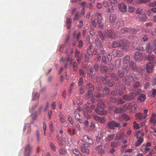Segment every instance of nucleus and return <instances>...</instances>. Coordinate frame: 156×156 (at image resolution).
<instances>
[{
    "label": "nucleus",
    "mask_w": 156,
    "mask_h": 156,
    "mask_svg": "<svg viewBox=\"0 0 156 156\" xmlns=\"http://www.w3.org/2000/svg\"><path fill=\"white\" fill-rule=\"evenodd\" d=\"M151 11L154 13H156V7L152 8Z\"/></svg>",
    "instance_id": "obj_64"
},
{
    "label": "nucleus",
    "mask_w": 156,
    "mask_h": 156,
    "mask_svg": "<svg viewBox=\"0 0 156 156\" xmlns=\"http://www.w3.org/2000/svg\"><path fill=\"white\" fill-rule=\"evenodd\" d=\"M86 87L89 91L93 90L94 89V86L91 84H88L87 85Z\"/></svg>",
    "instance_id": "obj_22"
},
{
    "label": "nucleus",
    "mask_w": 156,
    "mask_h": 156,
    "mask_svg": "<svg viewBox=\"0 0 156 156\" xmlns=\"http://www.w3.org/2000/svg\"><path fill=\"white\" fill-rule=\"evenodd\" d=\"M66 25L67 26L68 28V29L70 27V24L71 23V20L68 18H67L66 21Z\"/></svg>",
    "instance_id": "obj_26"
},
{
    "label": "nucleus",
    "mask_w": 156,
    "mask_h": 156,
    "mask_svg": "<svg viewBox=\"0 0 156 156\" xmlns=\"http://www.w3.org/2000/svg\"><path fill=\"white\" fill-rule=\"evenodd\" d=\"M124 24V22L122 20H120L116 23L117 26H122Z\"/></svg>",
    "instance_id": "obj_27"
},
{
    "label": "nucleus",
    "mask_w": 156,
    "mask_h": 156,
    "mask_svg": "<svg viewBox=\"0 0 156 156\" xmlns=\"http://www.w3.org/2000/svg\"><path fill=\"white\" fill-rule=\"evenodd\" d=\"M122 45L121 44H117L116 42H114L113 43L112 47L113 48H116V47H119L120 45Z\"/></svg>",
    "instance_id": "obj_35"
},
{
    "label": "nucleus",
    "mask_w": 156,
    "mask_h": 156,
    "mask_svg": "<svg viewBox=\"0 0 156 156\" xmlns=\"http://www.w3.org/2000/svg\"><path fill=\"white\" fill-rule=\"evenodd\" d=\"M97 149L98 150V152L99 153L102 154L105 153L104 150L102 149V146L99 145L97 147Z\"/></svg>",
    "instance_id": "obj_21"
},
{
    "label": "nucleus",
    "mask_w": 156,
    "mask_h": 156,
    "mask_svg": "<svg viewBox=\"0 0 156 156\" xmlns=\"http://www.w3.org/2000/svg\"><path fill=\"white\" fill-rule=\"evenodd\" d=\"M95 128V126L94 124L92 122L91 123L90 127L87 130H92L94 129Z\"/></svg>",
    "instance_id": "obj_41"
},
{
    "label": "nucleus",
    "mask_w": 156,
    "mask_h": 156,
    "mask_svg": "<svg viewBox=\"0 0 156 156\" xmlns=\"http://www.w3.org/2000/svg\"><path fill=\"white\" fill-rule=\"evenodd\" d=\"M107 8V9L108 12H113L114 9L112 6L111 7H110L109 6Z\"/></svg>",
    "instance_id": "obj_29"
},
{
    "label": "nucleus",
    "mask_w": 156,
    "mask_h": 156,
    "mask_svg": "<svg viewBox=\"0 0 156 156\" xmlns=\"http://www.w3.org/2000/svg\"><path fill=\"white\" fill-rule=\"evenodd\" d=\"M103 5L105 7H107L109 6V4L106 1H104L103 2Z\"/></svg>",
    "instance_id": "obj_42"
},
{
    "label": "nucleus",
    "mask_w": 156,
    "mask_h": 156,
    "mask_svg": "<svg viewBox=\"0 0 156 156\" xmlns=\"http://www.w3.org/2000/svg\"><path fill=\"white\" fill-rule=\"evenodd\" d=\"M137 107V106L136 104H130V109L134 111L136 110Z\"/></svg>",
    "instance_id": "obj_24"
},
{
    "label": "nucleus",
    "mask_w": 156,
    "mask_h": 156,
    "mask_svg": "<svg viewBox=\"0 0 156 156\" xmlns=\"http://www.w3.org/2000/svg\"><path fill=\"white\" fill-rule=\"evenodd\" d=\"M26 130L28 131V132H30V128L28 126H26L24 128L23 130L26 131Z\"/></svg>",
    "instance_id": "obj_45"
},
{
    "label": "nucleus",
    "mask_w": 156,
    "mask_h": 156,
    "mask_svg": "<svg viewBox=\"0 0 156 156\" xmlns=\"http://www.w3.org/2000/svg\"><path fill=\"white\" fill-rule=\"evenodd\" d=\"M143 141L144 138L142 137H138L135 144L136 146V147L139 146L142 143Z\"/></svg>",
    "instance_id": "obj_11"
},
{
    "label": "nucleus",
    "mask_w": 156,
    "mask_h": 156,
    "mask_svg": "<svg viewBox=\"0 0 156 156\" xmlns=\"http://www.w3.org/2000/svg\"><path fill=\"white\" fill-rule=\"evenodd\" d=\"M116 119L120 121H123V117H122V115H121L118 116L117 117Z\"/></svg>",
    "instance_id": "obj_48"
},
{
    "label": "nucleus",
    "mask_w": 156,
    "mask_h": 156,
    "mask_svg": "<svg viewBox=\"0 0 156 156\" xmlns=\"http://www.w3.org/2000/svg\"><path fill=\"white\" fill-rule=\"evenodd\" d=\"M58 152L60 154L62 155H65L67 153V151L64 148H61L58 150Z\"/></svg>",
    "instance_id": "obj_17"
},
{
    "label": "nucleus",
    "mask_w": 156,
    "mask_h": 156,
    "mask_svg": "<svg viewBox=\"0 0 156 156\" xmlns=\"http://www.w3.org/2000/svg\"><path fill=\"white\" fill-rule=\"evenodd\" d=\"M116 18V16L115 14H111L109 18L110 22L112 23H114L115 20Z\"/></svg>",
    "instance_id": "obj_15"
},
{
    "label": "nucleus",
    "mask_w": 156,
    "mask_h": 156,
    "mask_svg": "<svg viewBox=\"0 0 156 156\" xmlns=\"http://www.w3.org/2000/svg\"><path fill=\"white\" fill-rule=\"evenodd\" d=\"M73 154L76 156H81V154L80 153L78 150L77 149H72L71 150Z\"/></svg>",
    "instance_id": "obj_18"
},
{
    "label": "nucleus",
    "mask_w": 156,
    "mask_h": 156,
    "mask_svg": "<svg viewBox=\"0 0 156 156\" xmlns=\"http://www.w3.org/2000/svg\"><path fill=\"white\" fill-rule=\"evenodd\" d=\"M132 133V130L131 129H129L126 133V134L128 136L130 135Z\"/></svg>",
    "instance_id": "obj_56"
},
{
    "label": "nucleus",
    "mask_w": 156,
    "mask_h": 156,
    "mask_svg": "<svg viewBox=\"0 0 156 156\" xmlns=\"http://www.w3.org/2000/svg\"><path fill=\"white\" fill-rule=\"evenodd\" d=\"M123 110L119 107L115 108L114 110V112L115 113H120L123 112Z\"/></svg>",
    "instance_id": "obj_20"
},
{
    "label": "nucleus",
    "mask_w": 156,
    "mask_h": 156,
    "mask_svg": "<svg viewBox=\"0 0 156 156\" xmlns=\"http://www.w3.org/2000/svg\"><path fill=\"white\" fill-rule=\"evenodd\" d=\"M133 128L135 129H138L139 128V126L136 122H135L133 123Z\"/></svg>",
    "instance_id": "obj_37"
},
{
    "label": "nucleus",
    "mask_w": 156,
    "mask_h": 156,
    "mask_svg": "<svg viewBox=\"0 0 156 156\" xmlns=\"http://www.w3.org/2000/svg\"><path fill=\"white\" fill-rule=\"evenodd\" d=\"M150 122L154 124L156 123V114L154 113H153L150 119Z\"/></svg>",
    "instance_id": "obj_10"
},
{
    "label": "nucleus",
    "mask_w": 156,
    "mask_h": 156,
    "mask_svg": "<svg viewBox=\"0 0 156 156\" xmlns=\"http://www.w3.org/2000/svg\"><path fill=\"white\" fill-rule=\"evenodd\" d=\"M130 67L133 69H135L136 68V66L134 63L131 62L129 63Z\"/></svg>",
    "instance_id": "obj_31"
},
{
    "label": "nucleus",
    "mask_w": 156,
    "mask_h": 156,
    "mask_svg": "<svg viewBox=\"0 0 156 156\" xmlns=\"http://www.w3.org/2000/svg\"><path fill=\"white\" fill-rule=\"evenodd\" d=\"M130 104H127L124 106V108L126 109H130Z\"/></svg>",
    "instance_id": "obj_49"
},
{
    "label": "nucleus",
    "mask_w": 156,
    "mask_h": 156,
    "mask_svg": "<svg viewBox=\"0 0 156 156\" xmlns=\"http://www.w3.org/2000/svg\"><path fill=\"white\" fill-rule=\"evenodd\" d=\"M135 59L138 62H139L142 59V56L141 53L139 51L135 52L134 55Z\"/></svg>",
    "instance_id": "obj_8"
},
{
    "label": "nucleus",
    "mask_w": 156,
    "mask_h": 156,
    "mask_svg": "<svg viewBox=\"0 0 156 156\" xmlns=\"http://www.w3.org/2000/svg\"><path fill=\"white\" fill-rule=\"evenodd\" d=\"M56 104L55 102H53L51 104V106L52 108L55 109V108Z\"/></svg>",
    "instance_id": "obj_57"
},
{
    "label": "nucleus",
    "mask_w": 156,
    "mask_h": 156,
    "mask_svg": "<svg viewBox=\"0 0 156 156\" xmlns=\"http://www.w3.org/2000/svg\"><path fill=\"white\" fill-rule=\"evenodd\" d=\"M156 95V89H154L152 90V96L154 97Z\"/></svg>",
    "instance_id": "obj_44"
},
{
    "label": "nucleus",
    "mask_w": 156,
    "mask_h": 156,
    "mask_svg": "<svg viewBox=\"0 0 156 156\" xmlns=\"http://www.w3.org/2000/svg\"><path fill=\"white\" fill-rule=\"evenodd\" d=\"M129 82H132L133 79L132 77H129L127 79H126Z\"/></svg>",
    "instance_id": "obj_53"
},
{
    "label": "nucleus",
    "mask_w": 156,
    "mask_h": 156,
    "mask_svg": "<svg viewBox=\"0 0 156 156\" xmlns=\"http://www.w3.org/2000/svg\"><path fill=\"white\" fill-rule=\"evenodd\" d=\"M106 37L108 36L111 38H114L115 36V33L112 30H109L108 32V35H106Z\"/></svg>",
    "instance_id": "obj_13"
},
{
    "label": "nucleus",
    "mask_w": 156,
    "mask_h": 156,
    "mask_svg": "<svg viewBox=\"0 0 156 156\" xmlns=\"http://www.w3.org/2000/svg\"><path fill=\"white\" fill-rule=\"evenodd\" d=\"M98 106L100 107L101 109H103L105 108L104 105L101 103L98 104Z\"/></svg>",
    "instance_id": "obj_50"
},
{
    "label": "nucleus",
    "mask_w": 156,
    "mask_h": 156,
    "mask_svg": "<svg viewBox=\"0 0 156 156\" xmlns=\"http://www.w3.org/2000/svg\"><path fill=\"white\" fill-rule=\"evenodd\" d=\"M123 117V120L127 121L129 119V118L128 115L126 114L122 115Z\"/></svg>",
    "instance_id": "obj_30"
},
{
    "label": "nucleus",
    "mask_w": 156,
    "mask_h": 156,
    "mask_svg": "<svg viewBox=\"0 0 156 156\" xmlns=\"http://www.w3.org/2000/svg\"><path fill=\"white\" fill-rule=\"evenodd\" d=\"M151 0H138V3L140 4H143L148 2Z\"/></svg>",
    "instance_id": "obj_33"
},
{
    "label": "nucleus",
    "mask_w": 156,
    "mask_h": 156,
    "mask_svg": "<svg viewBox=\"0 0 156 156\" xmlns=\"http://www.w3.org/2000/svg\"><path fill=\"white\" fill-rule=\"evenodd\" d=\"M117 3V1L116 0H111L110 1L109 3L112 5V4H116Z\"/></svg>",
    "instance_id": "obj_46"
},
{
    "label": "nucleus",
    "mask_w": 156,
    "mask_h": 156,
    "mask_svg": "<svg viewBox=\"0 0 156 156\" xmlns=\"http://www.w3.org/2000/svg\"><path fill=\"white\" fill-rule=\"evenodd\" d=\"M128 10L129 12H133L134 11L135 8L132 6H129L128 8Z\"/></svg>",
    "instance_id": "obj_43"
},
{
    "label": "nucleus",
    "mask_w": 156,
    "mask_h": 156,
    "mask_svg": "<svg viewBox=\"0 0 156 156\" xmlns=\"http://www.w3.org/2000/svg\"><path fill=\"white\" fill-rule=\"evenodd\" d=\"M84 141L86 145L88 144H91L93 143V140L90 137H86V138Z\"/></svg>",
    "instance_id": "obj_12"
},
{
    "label": "nucleus",
    "mask_w": 156,
    "mask_h": 156,
    "mask_svg": "<svg viewBox=\"0 0 156 156\" xmlns=\"http://www.w3.org/2000/svg\"><path fill=\"white\" fill-rule=\"evenodd\" d=\"M84 111H86L87 112H91V110L88 106H85L83 108Z\"/></svg>",
    "instance_id": "obj_28"
},
{
    "label": "nucleus",
    "mask_w": 156,
    "mask_h": 156,
    "mask_svg": "<svg viewBox=\"0 0 156 156\" xmlns=\"http://www.w3.org/2000/svg\"><path fill=\"white\" fill-rule=\"evenodd\" d=\"M148 112V110L147 109H145L144 110V114H145V115H144V117H143L144 119H146L147 117V113Z\"/></svg>",
    "instance_id": "obj_32"
},
{
    "label": "nucleus",
    "mask_w": 156,
    "mask_h": 156,
    "mask_svg": "<svg viewBox=\"0 0 156 156\" xmlns=\"http://www.w3.org/2000/svg\"><path fill=\"white\" fill-rule=\"evenodd\" d=\"M83 57V54H81L80 55V57H77V61L78 62H80V59L82 58Z\"/></svg>",
    "instance_id": "obj_54"
},
{
    "label": "nucleus",
    "mask_w": 156,
    "mask_h": 156,
    "mask_svg": "<svg viewBox=\"0 0 156 156\" xmlns=\"http://www.w3.org/2000/svg\"><path fill=\"white\" fill-rule=\"evenodd\" d=\"M129 56H126L125 58H124L123 60V63H127L129 62Z\"/></svg>",
    "instance_id": "obj_34"
},
{
    "label": "nucleus",
    "mask_w": 156,
    "mask_h": 156,
    "mask_svg": "<svg viewBox=\"0 0 156 156\" xmlns=\"http://www.w3.org/2000/svg\"><path fill=\"white\" fill-rule=\"evenodd\" d=\"M80 18V16L77 13L76 14L74 18V20H78Z\"/></svg>",
    "instance_id": "obj_59"
},
{
    "label": "nucleus",
    "mask_w": 156,
    "mask_h": 156,
    "mask_svg": "<svg viewBox=\"0 0 156 156\" xmlns=\"http://www.w3.org/2000/svg\"><path fill=\"white\" fill-rule=\"evenodd\" d=\"M103 93L105 94H107L109 93V89L107 87L105 88L103 90Z\"/></svg>",
    "instance_id": "obj_40"
},
{
    "label": "nucleus",
    "mask_w": 156,
    "mask_h": 156,
    "mask_svg": "<svg viewBox=\"0 0 156 156\" xmlns=\"http://www.w3.org/2000/svg\"><path fill=\"white\" fill-rule=\"evenodd\" d=\"M107 126L109 128L114 129L115 128L119 127V124L114 121H111L108 123Z\"/></svg>",
    "instance_id": "obj_5"
},
{
    "label": "nucleus",
    "mask_w": 156,
    "mask_h": 156,
    "mask_svg": "<svg viewBox=\"0 0 156 156\" xmlns=\"http://www.w3.org/2000/svg\"><path fill=\"white\" fill-rule=\"evenodd\" d=\"M97 7L98 9H100L102 7V5L100 3H98L97 5Z\"/></svg>",
    "instance_id": "obj_60"
},
{
    "label": "nucleus",
    "mask_w": 156,
    "mask_h": 156,
    "mask_svg": "<svg viewBox=\"0 0 156 156\" xmlns=\"http://www.w3.org/2000/svg\"><path fill=\"white\" fill-rule=\"evenodd\" d=\"M100 117H100L98 116H95L94 117V118L96 121H98L99 122L100 120Z\"/></svg>",
    "instance_id": "obj_58"
},
{
    "label": "nucleus",
    "mask_w": 156,
    "mask_h": 156,
    "mask_svg": "<svg viewBox=\"0 0 156 156\" xmlns=\"http://www.w3.org/2000/svg\"><path fill=\"white\" fill-rule=\"evenodd\" d=\"M136 117L137 119L139 120H141L143 118V115L141 113H138L136 114Z\"/></svg>",
    "instance_id": "obj_23"
},
{
    "label": "nucleus",
    "mask_w": 156,
    "mask_h": 156,
    "mask_svg": "<svg viewBox=\"0 0 156 156\" xmlns=\"http://www.w3.org/2000/svg\"><path fill=\"white\" fill-rule=\"evenodd\" d=\"M96 18L97 20V22L94 20H92L91 22L92 24L93 27H95L96 25H97L98 27L101 29H102L103 28V25L102 24L101 20L102 17L101 14L98 13L96 15Z\"/></svg>",
    "instance_id": "obj_1"
},
{
    "label": "nucleus",
    "mask_w": 156,
    "mask_h": 156,
    "mask_svg": "<svg viewBox=\"0 0 156 156\" xmlns=\"http://www.w3.org/2000/svg\"><path fill=\"white\" fill-rule=\"evenodd\" d=\"M139 94L138 92L135 93H133L132 94H130L129 95H124L123 97V99L125 100H128L129 99H133L135 98V96Z\"/></svg>",
    "instance_id": "obj_4"
},
{
    "label": "nucleus",
    "mask_w": 156,
    "mask_h": 156,
    "mask_svg": "<svg viewBox=\"0 0 156 156\" xmlns=\"http://www.w3.org/2000/svg\"><path fill=\"white\" fill-rule=\"evenodd\" d=\"M88 124V122L87 121H86L84 123V124L85 125L84 129L85 130L87 131L88 129L87 125Z\"/></svg>",
    "instance_id": "obj_38"
},
{
    "label": "nucleus",
    "mask_w": 156,
    "mask_h": 156,
    "mask_svg": "<svg viewBox=\"0 0 156 156\" xmlns=\"http://www.w3.org/2000/svg\"><path fill=\"white\" fill-rule=\"evenodd\" d=\"M118 7L120 10L122 12H125L127 10V6L124 3L119 4Z\"/></svg>",
    "instance_id": "obj_7"
},
{
    "label": "nucleus",
    "mask_w": 156,
    "mask_h": 156,
    "mask_svg": "<svg viewBox=\"0 0 156 156\" xmlns=\"http://www.w3.org/2000/svg\"><path fill=\"white\" fill-rule=\"evenodd\" d=\"M145 26L146 27H149V26H151L152 25V23H151L149 22L148 23H147L145 24Z\"/></svg>",
    "instance_id": "obj_63"
},
{
    "label": "nucleus",
    "mask_w": 156,
    "mask_h": 156,
    "mask_svg": "<svg viewBox=\"0 0 156 156\" xmlns=\"http://www.w3.org/2000/svg\"><path fill=\"white\" fill-rule=\"evenodd\" d=\"M153 50V51L154 53H156V42H154V43L152 42L150 43L147 46V53L149 54H151L152 50Z\"/></svg>",
    "instance_id": "obj_3"
},
{
    "label": "nucleus",
    "mask_w": 156,
    "mask_h": 156,
    "mask_svg": "<svg viewBox=\"0 0 156 156\" xmlns=\"http://www.w3.org/2000/svg\"><path fill=\"white\" fill-rule=\"evenodd\" d=\"M100 119L99 120V122L101 123H104L105 121V119L104 117H100Z\"/></svg>",
    "instance_id": "obj_52"
},
{
    "label": "nucleus",
    "mask_w": 156,
    "mask_h": 156,
    "mask_svg": "<svg viewBox=\"0 0 156 156\" xmlns=\"http://www.w3.org/2000/svg\"><path fill=\"white\" fill-rule=\"evenodd\" d=\"M153 66L152 63L149 62L146 65V69L148 73H150L152 71Z\"/></svg>",
    "instance_id": "obj_9"
},
{
    "label": "nucleus",
    "mask_w": 156,
    "mask_h": 156,
    "mask_svg": "<svg viewBox=\"0 0 156 156\" xmlns=\"http://www.w3.org/2000/svg\"><path fill=\"white\" fill-rule=\"evenodd\" d=\"M83 44V42L81 41L80 40L79 41V47L80 48L81 47Z\"/></svg>",
    "instance_id": "obj_62"
},
{
    "label": "nucleus",
    "mask_w": 156,
    "mask_h": 156,
    "mask_svg": "<svg viewBox=\"0 0 156 156\" xmlns=\"http://www.w3.org/2000/svg\"><path fill=\"white\" fill-rule=\"evenodd\" d=\"M60 120L62 122H65V120L64 119V117L63 115H61L60 116Z\"/></svg>",
    "instance_id": "obj_51"
},
{
    "label": "nucleus",
    "mask_w": 156,
    "mask_h": 156,
    "mask_svg": "<svg viewBox=\"0 0 156 156\" xmlns=\"http://www.w3.org/2000/svg\"><path fill=\"white\" fill-rule=\"evenodd\" d=\"M68 120L71 124H72L73 123V120L70 116H68Z\"/></svg>",
    "instance_id": "obj_47"
},
{
    "label": "nucleus",
    "mask_w": 156,
    "mask_h": 156,
    "mask_svg": "<svg viewBox=\"0 0 156 156\" xmlns=\"http://www.w3.org/2000/svg\"><path fill=\"white\" fill-rule=\"evenodd\" d=\"M146 99V96L144 94L140 95L139 98H138V100L140 102L144 101Z\"/></svg>",
    "instance_id": "obj_16"
},
{
    "label": "nucleus",
    "mask_w": 156,
    "mask_h": 156,
    "mask_svg": "<svg viewBox=\"0 0 156 156\" xmlns=\"http://www.w3.org/2000/svg\"><path fill=\"white\" fill-rule=\"evenodd\" d=\"M119 143L118 142H112L111 144V146L114 147H117L118 146H119Z\"/></svg>",
    "instance_id": "obj_25"
},
{
    "label": "nucleus",
    "mask_w": 156,
    "mask_h": 156,
    "mask_svg": "<svg viewBox=\"0 0 156 156\" xmlns=\"http://www.w3.org/2000/svg\"><path fill=\"white\" fill-rule=\"evenodd\" d=\"M25 156H30V154L32 151V148L29 145L25 147Z\"/></svg>",
    "instance_id": "obj_6"
},
{
    "label": "nucleus",
    "mask_w": 156,
    "mask_h": 156,
    "mask_svg": "<svg viewBox=\"0 0 156 156\" xmlns=\"http://www.w3.org/2000/svg\"><path fill=\"white\" fill-rule=\"evenodd\" d=\"M154 58V56L152 54H150L148 55L147 59L149 60H152Z\"/></svg>",
    "instance_id": "obj_36"
},
{
    "label": "nucleus",
    "mask_w": 156,
    "mask_h": 156,
    "mask_svg": "<svg viewBox=\"0 0 156 156\" xmlns=\"http://www.w3.org/2000/svg\"><path fill=\"white\" fill-rule=\"evenodd\" d=\"M49 146L50 147L51 149L53 151L55 152L56 151L57 148L56 147L54 144L52 142L49 143Z\"/></svg>",
    "instance_id": "obj_19"
},
{
    "label": "nucleus",
    "mask_w": 156,
    "mask_h": 156,
    "mask_svg": "<svg viewBox=\"0 0 156 156\" xmlns=\"http://www.w3.org/2000/svg\"><path fill=\"white\" fill-rule=\"evenodd\" d=\"M139 17L140 20L142 21H145L147 19V17L145 14H140Z\"/></svg>",
    "instance_id": "obj_14"
},
{
    "label": "nucleus",
    "mask_w": 156,
    "mask_h": 156,
    "mask_svg": "<svg viewBox=\"0 0 156 156\" xmlns=\"http://www.w3.org/2000/svg\"><path fill=\"white\" fill-rule=\"evenodd\" d=\"M140 85V83L139 82L135 83L133 85L134 87H138Z\"/></svg>",
    "instance_id": "obj_61"
},
{
    "label": "nucleus",
    "mask_w": 156,
    "mask_h": 156,
    "mask_svg": "<svg viewBox=\"0 0 156 156\" xmlns=\"http://www.w3.org/2000/svg\"><path fill=\"white\" fill-rule=\"evenodd\" d=\"M77 64L76 62L74 63L73 64V67L74 70L76 71L77 70Z\"/></svg>",
    "instance_id": "obj_55"
},
{
    "label": "nucleus",
    "mask_w": 156,
    "mask_h": 156,
    "mask_svg": "<svg viewBox=\"0 0 156 156\" xmlns=\"http://www.w3.org/2000/svg\"><path fill=\"white\" fill-rule=\"evenodd\" d=\"M78 145L80 146L81 151L84 153L89 154V149L86 147V144H84V141L82 140H80L78 143Z\"/></svg>",
    "instance_id": "obj_2"
},
{
    "label": "nucleus",
    "mask_w": 156,
    "mask_h": 156,
    "mask_svg": "<svg viewBox=\"0 0 156 156\" xmlns=\"http://www.w3.org/2000/svg\"><path fill=\"white\" fill-rule=\"evenodd\" d=\"M149 5L150 7H155L156 6V1L153 2H150L149 3Z\"/></svg>",
    "instance_id": "obj_39"
}]
</instances>
